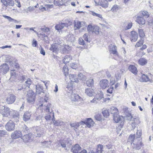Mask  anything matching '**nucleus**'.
I'll use <instances>...</instances> for the list:
<instances>
[{
  "label": "nucleus",
  "mask_w": 153,
  "mask_h": 153,
  "mask_svg": "<svg viewBox=\"0 0 153 153\" xmlns=\"http://www.w3.org/2000/svg\"><path fill=\"white\" fill-rule=\"evenodd\" d=\"M103 146L101 144L97 146V153H102V151H103Z\"/></svg>",
  "instance_id": "nucleus-42"
},
{
  "label": "nucleus",
  "mask_w": 153,
  "mask_h": 153,
  "mask_svg": "<svg viewBox=\"0 0 153 153\" xmlns=\"http://www.w3.org/2000/svg\"><path fill=\"white\" fill-rule=\"evenodd\" d=\"M131 118V123H133L136 125L139 124L140 123L139 119L136 118H133L131 114H129Z\"/></svg>",
  "instance_id": "nucleus-27"
},
{
  "label": "nucleus",
  "mask_w": 153,
  "mask_h": 153,
  "mask_svg": "<svg viewBox=\"0 0 153 153\" xmlns=\"http://www.w3.org/2000/svg\"><path fill=\"white\" fill-rule=\"evenodd\" d=\"M32 114L31 112L26 111L24 114L23 116V119L25 121H27L30 119L31 115Z\"/></svg>",
  "instance_id": "nucleus-16"
},
{
  "label": "nucleus",
  "mask_w": 153,
  "mask_h": 153,
  "mask_svg": "<svg viewBox=\"0 0 153 153\" xmlns=\"http://www.w3.org/2000/svg\"><path fill=\"white\" fill-rule=\"evenodd\" d=\"M36 93L39 94L42 93H44V90L43 87L39 84H37L35 85Z\"/></svg>",
  "instance_id": "nucleus-13"
},
{
  "label": "nucleus",
  "mask_w": 153,
  "mask_h": 153,
  "mask_svg": "<svg viewBox=\"0 0 153 153\" xmlns=\"http://www.w3.org/2000/svg\"><path fill=\"white\" fill-rule=\"evenodd\" d=\"M61 47L60 48L61 51L63 53H68V51L70 49V47L68 45H61Z\"/></svg>",
  "instance_id": "nucleus-17"
},
{
  "label": "nucleus",
  "mask_w": 153,
  "mask_h": 153,
  "mask_svg": "<svg viewBox=\"0 0 153 153\" xmlns=\"http://www.w3.org/2000/svg\"><path fill=\"white\" fill-rule=\"evenodd\" d=\"M93 32H94L96 34H98L99 33V27L97 26H94Z\"/></svg>",
  "instance_id": "nucleus-54"
},
{
  "label": "nucleus",
  "mask_w": 153,
  "mask_h": 153,
  "mask_svg": "<svg viewBox=\"0 0 153 153\" xmlns=\"http://www.w3.org/2000/svg\"><path fill=\"white\" fill-rule=\"evenodd\" d=\"M94 84V82L93 79H89L86 82V85L89 87H92Z\"/></svg>",
  "instance_id": "nucleus-36"
},
{
  "label": "nucleus",
  "mask_w": 153,
  "mask_h": 153,
  "mask_svg": "<svg viewBox=\"0 0 153 153\" xmlns=\"http://www.w3.org/2000/svg\"><path fill=\"white\" fill-rule=\"evenodd\" d=\"M109 110V109H108V110H105L102 111V114L105 117H107L109 115L110 113Z\"/></svg>",
  "instance_id": "nucleus-51"
},
{
  "label": "nucleus",
  "mask_w": 153,
  "mask_h": 153,
  "mask_svg": "<svg viewBox=\"0 0 153 153\" xmlns=\"http://www.w3.org/2000/svg\"><path fill=\"white\" fill-rule=\"evenodd\" d=\"M144 41V39H141L135 45L136 47H138L140 46L143 45Z\"/></svg>",
  "instance_id": "nucleus-39"
},
{
  "label": "nucleus",
  "mask_w": 153,
  "mask_h": 153,
  "mask_svg": "<svg viewBox=\"0 0 153 153\" xmlns=\"http://www.w3.org/2000/svg\"><path fill=\"white\" fill-rule=\"evenodd\" d=\"M81 147L78 144H76L73 146L71 150L73 153H78L81 149Z\"/></svg>",
  "instance_id": "nucleus-23"
},
{
  "label": "nucleus",
  "mask_w": 153,
  "mask_h": 153,
  "mask_svg": "<svg viewBox=\"0 0 153 153\" xmlns=\"http://www.w3.org/2000/svg\"><path fill=\"white\" fill-rule=\"evenodd\" d=\"M141 14L144 16L148 17L149 16V13L146 11H143L141 12Z\"/></svg>",
  "instance_id": "nucleus-59"
},
{
  "label": "nucleus",
  "mask_w": 153,
  "mask_h": 153,
  "mask_svg": "<svg viewBox=\"0 0 153 153\" xmlns=\"http://www.w3.org/2000/svg\"><path fill=\"white\" fill-rule=\"evenodd\" d=\"M71 58L69 56H66L63 60V62L64 64L68 63L71 59Z\"/></svg>",
  "instance_id": "nucleus-35"
},
{
  "label": "nucleus",
  "mask_w": 153,
  "mask_h": 153,
  "mask_svg": "<svg viewBox=\"0 0 153 153\" xmlns=\"http://www.w3.org/2000/svg\"><path fill=\"white\" fill-rule=\"evenodd\" d=\"M16 97L15 95L13 94H10L7 97L6 99V102L9 104L13 103L15 101Z\"/></svg>",
  "instance_id": "nucleus-11"
},
{
  "label": "nucleus",
  "mask_w": 153,
  "mask_h": 153,
  "mask_svg": "<svg viewBox=\"0 0 153 153\" xmlns=\"http://www.w3.org/2000/svg\"><path fill=\"white\" fill-rule=\"evenodd\" d=\"M131 42H135L136 41L138 38V34L137 33L134 31H132L131 32Z\"/></svg>",
  "instance_id": "nucleus-14"
},
{
  "label": "nucleus",
  "mask_w": 153,
  "mask_h": 153,
  "mask_svg": "<svg viewBox=\"0 0 153 153\" xmlns=\"http://www.w3.org/2000/svg\"><path fill=\"white\" fill-rule=\"evenodd\" d=\"M49 114H47L45 117V119L46 120H49L51 119V116H52V115H51L50 112H49Z\"/></svg>",
  "instance_id": "nucleus-61"
},
{
  "label": "nucleus",
  "mask_w": 153,
  "mask_h": 153,
  "mask_svg": "<svg viewBox=\"0 0 153 153\" xmlns=\"http://www.w3.org/2000/svg\"><path fill=\"white\" fill-rule=\"evenodd\" d=\"M83 123L85 124L87 126L88 128L93 126L94 124L93 121L91 118H88L86 120L83 122Z\"/></svg>",
  "instance_id": "nucleus-22"
},
{
  "label": "nucleus",
  "mask_w": 153,
  "mask_h": 153,
  "mask_svg": "<svg viewBox=\"0 0 153 153\" xmlns=\"http://www.w3.org/2000/svg\"><path fill=\"white\" fill-rule=\"evenodd\" d=\"M96 97L97 98V100H100L103 98V94L101 92H100L96 94Z\"/></svg>",
  "instance_id": "nucleus-44"
},
{
  "label": "nucleus",
  "mask_w": 153,
  "mask_h": 153,
  "mask_svg": "<svg viewBox=\"0 0 153 153\" xmlns=\"http://www.w3.org/2000/svg\"><path fill=\"white\" fill-rule=\"evenodd\" d=\"M79 43L81 45H84L85 44V42L84 39L81 38H79L78 40Z\"/></svg>",
  "instance_id": "nucleus-62"
},
{
  "label": "nucleus",
  "mask_w": 153,
  "mask_h": 153,
  "mask_svg": "<svg viewBox=\"0 0 153 153\" xmlns=\"http://www.w3.org/2000/svg\"><path fill=\"white\" fill-rule=\"evenodd\" d=\"M140 82H146L148 81L152 82L153 81L152 80H151L147 76L144 74L142 75L140 78Z\"/></svg>",
  "instance_id": "nucleus-21"
},
{
  "label": "nucleus",
  "mask_w": 153,
  "mask_h": 153,
  "mask_svg": "<svg viewBox=\"0 0 153 153\" xmlns=\"http://www.w3.org/2000/svg\"><path fill=\"white\" fill-rule=\"evenodd\" d=\"M3 16L4 18L7 19L10 22H12L13 21H14L15 22H17V21L12 18L10 16L5 15H3Z\"/></svg>",
  "instance_id": "nucleus-57"
},
{
  "label": "nucleus",
  "mask_w": 153,
  "mask_h": 153,
  "mask_svg": "<svg viewBox=\"0 0 153 153\" xmlns=\"http://www.w3.org/2000/svg\"><path fill=\"white\" fill-rule=\"evenodd\" d=\"M138 32L139 34L140 37L141 39H143L145 35L143 30L141 29H138Z\"/></svg>",
  "instance_id": "nucleus-41"
},
{
  "label": "nucleus",
  "mask_w": 153,
  "mask_h": 153,
  "mask_svg": "<svg viewBox=\"0 0 153 153\" xmlns=\"http://www.w3.org/2000/svg\"><path fill=\"white\" fill-rule=\"evenodd\" d=\"M36 94L32 90L27 91V101L29 103L32 104L35 102Z\"/></svg>",
  "instance_id": "nucleus-1"
},
{
  "label": "nucleus",
  "mask_w": 153,
  "mask_h": 153,
  "mask_svg": "<svg viewBox=\"0 0 153 153\" xmlns=\"http://www.w3.org/2000/svg\"><path fill=\"white\" fill-rule=\"evenodd\" d=\"M63 71L64 72V75L65 77H67V76H68V67L65 65L63 67Z\"/></svg>",
  "instance_id": "nucleus-37"
},
{
  "label": "nucleus",
  "mask_w": 153,
  "mask_h": 153,
  "mask_svg": "<svg viewBox=\"0 0 153 153\" xmlns=\"http://www.w3.org/2000/svg\"><path fill=\"white\" fill-rule=\"evenodd\" d=\"M67 25V24L61 22L56 25L55 26V28L56 30H61L65 26H66Z\"/></svg>",
  "instance_id": "nucleus-26"
},
{
  "label": "nucleus",
  "mask_w": 153,
  "mask_h": 153,
  "mask_svg": "<svg viewBox=\"0 0 153 153\" xmlns=\"http://www.w3.org/2000/svg\"><path fill=\"white\" fill-rule=\"evenodd\" d=\"M83 123V122H80L79 123H70V125L71 127L73 128V129L74 130L77 129L79 126V125L82 124V123Z\"/></svg>",
  "instance_id": "nucleus-28"
},
{
  "label": "nucleus",
  "mask_w": 153,
  "mask_h": 153,
  "mask_svg": "<svg viewBox=\"0 0 153 153\" xmlns=\"http://www.w3.org/2000/svg\"><path fill=\"white\" fill-rule=\"evenodd\" d=\"M71 99L72 101L81 102L82 101V99L80 97L79 95L72 93L71 95Z\"/></svg>",
  "instance_id": "nucleus-6"
},
{
  "label": "nucleus",
  "mask_w": 153,
  "mask_h": 153,
  "mask_svg": "<svg viewBox=\"0 0 153 153\" xmlns=\"http://www.w3.org/2000/svg\"><path fill=\"white\" fill-rule=\"evenodd\" d=\"M137 138H136L135 134L134 135H130L128 140L129 141H131L132 142L133 144H135V142L137 141Z\"/></svg>",
  "instance_id": "nucleus-34"
},
{
  "label": "nucleus",
  "mask_w": 153,
  "mask_h": 153,
  "mask_svg": "<svg viewBox=\"0 0 153 153\" xmlns=\"http://www.w3.org/2000/svg\"><path fill=\"white\" fill-rule=\"evenodd\" d=\"M85 93L89 97H92L94 94V91L93 89L87 88L85 90Z\"/></svg>",
  "instance_id": "nucleus-31"
},
{
  "label": "nucleus",
  "mask_w": 153,
  "mask_h": 153,
  "mask_svg": "<svg viewBox=\"0 0 153 153\" xmlns=\"http://www.w3.org/2000/svg\"><path fill=\"white\" fill-rule=\"evenodd\" d=\"M129 70L132 73L135 75L137 74V68L134 65H130L128 68Z\"/></svg>",
  "instance_id": "nucleus-24"
},
{
  "label": "nucleus",
  "mask_w": 153,
  "mask_h": 153,
  "mask_svg": "<svg viewBox=\"0 0 153 153\" xmlns=\"http://www.w3.org/2000/svg\"><path fill=\"white\" fill-rule=\"evenodd\" d=\"M55 117H54V118L53 120V118L52 119V121L53 122L54 125L55 126H59L62 125V123L61 122H60L59 121H57V120L56 121L54 120Z\"/></svg>",
  "instance_id": "nucleus-56"
},
{
  "label": "nucleus",
  "mask_w": 153,
  "mask_h": 153,
  "mask_svg": "<svg viewBox=\"0 0 153 153\" xmlns=\"http://www.w3.org/2000/svg\"><path fill=\"white\" fill-rule=\"evenodd\" d=\"M68 140L65 141V140H63L62 142H61V145L63 148H65L66 146V145H68Z\"/></svg>",
  "instance_id": "nucleus-46"
},
{
  "label": "nucleus",
  "mask_w": 153,
  "mask_h": 153,
  "mask_svg": "<svg viewBox=\"0 0 153 153\" xmlns=\"http://www.w3.org/2000/svg\"><path fill=\"white\" fill-rule=\"evenodd\" d=\"M108 1L106 0H100L98 2V5H100L103 7L106 8L108 6Z\"/></svg>",
  "instance_id": "nucleus-19"
},
{
  "label": "nucleus",
  "mask_w": 153,
  "mask_h": 153,
  "mask_svg": "<svg viewBox=\"0 0 153 153\" xmlns=\"http://www.w3.org/2000/svg\"><path fill=\"white\" fill-rule=\"evenodd\" d=\"M78 77L79 79L83 81L85 80L86 79V77L81 74H78Z\"/></svg>",
  "instance_id": "nucleus-47"
},
{
  "label": "nucleus",
  "mask_w": 153,
  "mask_h": 153,
  "mask_svg": "<svg viewBox=\"0 0 153 153\" xmlns=\"http://www.w3.org/2000/svg\"><path fill=\"white\" fill-rule=\"evenodd\" d=\"M85 25L84 22H80L79 21H75L74 24V28L75 30L78 29L81 27L84 28Z\"/></svg>",
  "instance_id": "nucleus-7"
},
{
  "label": "nucleus",
  "mask_w": 153,
  "mask_h": 153,
  "mask_svg": "<svg viewBox=\"0 0 153 153\" xmlns=\"http://www.w3.org/2000/svg\"><path fill=\"white\" fill-rule=\"evenodd\" d=\"M24 142L25 143L30 142L33 140V137L30 133L24 135L22 138Z\"/></svg>",
  "instance_id": "nucleus-9"
},
{
  "label": "nucleus",
  "mask_w": 153,
  "mask_h": 153,
  "mask_svg": "<svg viewBox=\"0 0 153 153\" xmlns=\"http://www.w3.org/2000/svg\"><path fill=\"white\" fill-rule=\"evenodd\" d=\"M113 120H114L115 123H119L120 121L121 123V118L118 114L115 115H114L113 116Z\"/></svg>",
  "instance_id": "nucleus-33"
},
{
  "label": "nucleus",
  "mask_w": 153,
  "mask_h": 153,
  "mask_svg": "<svg viewBox=\"0 0 153 153\" xmlns=\"http://www.w3.org/2000/svg\"><path fill=\"white\" fill-rule=\"evenodd\" d=\"M46 107V108L45 109V110L47 112H50L51 114L52 115V116L53 117V120L54 118V113L53 112L52 109L53 106L50 103H48Z\"/></svg>",
  "instance_id": "nucleus-15"
},
{
  "label": "nucleus",
  "mask_w": 153,
  "mask_h": 153,
  "mask_svg": "<svg viewBox=\"0 0 153 153\" xmlns=\"http://www.w3.org/2000/svg\"><path fill=\"white\" fill-rule=\"evenodd\" d=\"M142 144V143L141 141H139L137 143H136V141L135 142V144H134L135 145L136 149L139 150L141 148V146Z\"/></svg>",
  "instance_id": "nucleus-38"
},
{
  "label": "nucleus",
  "mask_w": 153,
  "mask_h": 153,
  "mask_svg": "<svg viewBox=\"0 0 153 153\" xmlns=\"http://www.w3.org/2000/svg\"><path fill=\"white\" fill-rule=\"evenodd\" d=\"M22 135V133L20 131H15L12 133L11 137L13 139H15L21 137Z\"/></svg>",
  "instance_id": "nucleus-10"
},
{
  "label": "nucleus",
  "mask_w": 153,
  "mask_h": 153,
  "mask_svg": "<svg viewBox=\"0 0 153 153\" xmlns=\"http://www.w3.org/2000/svg\"><path fill=\"white\" fill-rule=\"evenodd\" d=\"M54 4L57 6L62 5L63 4V2L62 0H54Z\"/></svg>",
  "instance_id": "nucleus-40"
},
{
  "label": "nucleus",
  "mask_w": 153,
  "mask_h": 153,
  "mask_svg": "<svg viewBox=\"0 0 153 153\" xmlns=\"http://www.w3.org/2000/svg\"><path fill=\"white\" fill-rule=\"evenodd\" d=\"M94 26H92L91 25H89L87 27V29L88 31L89 32H93L94 29Z\"/></svg>",
  "instance_id": "nucleus-58"
},
{
  "label": "nucleus",
  "mask_w": 153,
  "mask_h": 153,
  "mask_svg": "<svg viewBox=\"0 0 153 153\" xmlns=\"http://www.w3.org/2000/svg\"><path fill=\"white\" fill-rule=\"evenodd\" d=\"M18 69H13L10 71V77L9 79L10 81H15L18 75Z\"/></svg>",
  "instance_id": "nucleus-4"
},
{
  "label": "nucleus",
  "mask_w": 153,
  "mask_h": 153,
  "mask_svg": "<svg viewBox=\"0 0 153 153\" xmlns=\"http://www.w3.org/2000/svg\"><path fill=\"white\" fill-rule=\"evenodd\" d=\"M1 113L4 117H8L10 114V108L7 107L2 106L1 108Z\"/></svg>",
  "instance_id": "nucleus-5"
},
{
  "label": "nucleus",
  "mask_w": 153,
  "mask_h": 153,
  "mask_svg": "<svg viewBox=\"0 0 153 153\" xmlns=\"http://www.w3.org/2000/svg\"><path fill=\"white\" fill-rule=\"evenodd\" d=\"M70 67L74 69H76L77 68V65L74 63H72L70 64Z\"/></svg>",
  "instance_id": "nucleus-63"
},
{
  "label": "nucleus",
  "mask_w": 153,
  "mask_h": 153,
  "mask_svg": "<svg viewBox=\"0 0 153 153\" xmlns=\"http://www.w3.org/2000/svg\"><path fill=\"white\" fill-rule=\"evenodd\" d=\"M148 24L149 25L152 26L153 25V18H150L149 19L148 21Z\"/></svg>",
  "instance_id": "nucleus-64"
},
{
  "label": "nucleus",
  "mask_w": 153,
  "mask_h": 153,
  "mask_svg": "<svg viewBox=\"0 0 153 153\" xmlns=\"http://www.w3.org/2000/svg\"><path fill=\"white\" fill-rule=\"evenodd\" d=\"M135 135L136 138L137 139L138 138H140L141 135V130H137V132Z\"/></svg>",
  "instance_id": "nucleus-49"
},
{
  "label": "nucleus",
  "mask_w": 153,
  "mask_h": 153,
  "mask_svg": "<svg viewBox=\"0 0 153 153\" xmlns=\"http://www.w3.org/2000/svg\"><path fill=\"white\" fill-rule=\"evenodd\" d=\"M147 62V60L146 59L143 58H140L138 60V63L141 65H144Z\"/></svg>",
  "instance_id": "nucleus-30"
},
{
  "label": "nucleus",
  "mask_w": 153,
  "mask_h": 153,
  "mask_svg": "<svg viewBox=\"0 0 153 153\" xmlns=\"http://www.w3.org/2000/svg\"><path fill=\"white\" fill-rule=\"evenodd\" d=\"M102 116L100 114H97L94 117L95 119L98 121H100L102 119Z\"/></svg>",
  "instance_id": "nucleus-50"
},
{
  "label": "nucleus",
  "mask_w": 153,
  "mask_h": 153,
  "mask_svg": "<svg viewBox=\"0 0 153 153\" xmlns=\"http://www.w3.org/2000/svg\"><path fill=\"white\" fill-rule=\"evenodd\" d=\"M40 29L43 32L46 33H48L50 30V29L49 28L45 27L41 28Z\"/></svg>",
  "instance_id": "nucleus-48"
},
{
  "label": "nucleus",
  "mask_w": 153,
  "mask_h": 153,
  "mask_svg": "<svg viewBox=\"0 0 153 153\" xmlns=\"http://www.w3.org/2000/svg\"><path fill=\"white\" fill-rule=\"evenodd\" d=\"M15 125L12 121L10 120L5 125L6 129L9 131H13L15 129Z\"/></svg>",
  "instance_id": "nucleus-3"
},
{
  "label": "nucleus",
  "mask_w": 153,
  "mask_h": 153,
  "mask_svg": "<svg viewBox=\"0 0 153 153\" xmlns=\"http://www.w3.org/2000/svg\"><path fill=\"white\" fill-rule=\"evenodd\" d=\"M137 22L140 25H143L145 23V20L143 17L137 16Z\"/></svg>",
  "instance_id": "nucleus-29"
},
{
  "label": "nucleus",
  "mask_w": 153,
  "mask_h": 153,
  "mask_svg": "<svg viewBox=\"0 0 153 153\" xmlns=\"http://www.w3.org/2000/svg\"><path fill=\"white\" fill-rule=\"evenodd\" d=\"M91 13H92V15L93 16H97V17H98L99 18L101 19V20H102L103 18L102 17V15H101L98 14V13H95V12H94V11H92L91 12Z\"/></svg>",
  "instance_id": "nucleus-53"
},
{
  "label": "nucleus",
  "mask_w": 153,
  "mask_h": 153,
  "mask_svg": "<svg viewBox=\"0 0 153 153\" xmlns=\"http://www.w3.org/2000/svg\"><path fill=\"white\" fill-rule=\"evenodd\" d=\"M111 49L112 51V53L113 54L117 55V47L116 46L114 45H113Z\"/></svg>",
  "instance_id": "nucleus-45"
},
{
  "label": "nucleus",
  "mask_w": 153,
  "mask_h": 153,
  "mask_svg": "<svg viewBox=\"0 0 153 153\" xmlns=\"http://www.w3.org/2000/svg\"><path fill=\"white\" fill-rule=\"evenodd\" d=\"M127 26L125 27L124 29L125 30H127L130 29L132 25V23L131 22H126Z\"/></svg>",
  "instance_id": "nucleus-43"
},
{
  "label": "nucleus",
  "mask_w": 153,
  "mask_h": 153,
  "mask_svg": "<svg viewBox=\"0 0 153 153\" xmlns=\"http://www.w3.org/2000/svg\"><path fill=\"white\" fill-rule=\"evenodd\" d=\"M70 79L71 82H78V75L74 74H70L69 75Z\"/></svg>",
  "instance_id": "nucleus-20"
},
{
  "label": "nucleus",
  "mask_w": 153,
  "mask_h": 153,
  "mask_svg": "<svg viewBox=\"0 0 153 153\" xmlns=\"http://www.w3.org/2000/svg\"><path fill=\"white\" fill-rule=\"evenodd\" d=\"M109 111L111 114H113V116L114 115H116L118 114V109L116 107H112L109 109Z\"/></svg>",
  "instance_id": "nucleus-25"
},
{
  "label": "nucleus",
  "mask_w": 153,
  "mask_h": 153,
  "mask_svg": "<svg viewBox=\"0 0 153 153\" xmlns=\"http://www.w3.org/2000/svg\"><path fill=\"white\" fill-rule=\"evenodd\" d=\"M31 83L32 81L30 78H28L27 79V81L25 82V85H26L27 87H28V88L29 87V86L31 84Z\"/></svg>",
  "instance_id": "nucleus-55"
},
{
  "label": "nucleus",
  "mask_w": 153,
  "mask_h": 153,
  "mask_svg": "<svg viewBox=\"0 0 153 153\" xmlns=\"http://www.w3.org/2000/svg\"><path fill=\"white\" fill-rule=\"evenodd\" d=\"M100 87L102 89H105L108 86L109 82L107 79H102L100 81Z\"/></svg>",
  "instance_id": "nucleus-12"
},
{
  "label": "nucleus",
  "mask_w": 153,
  "mask_h": 153,
  "mask_svg": "<svg viewBox=\"0 0 153 153\" xmlns=\"http://www.w3.org/2000/svg\"><path fill=\"white\" fill-rule=\"evenodd\" d=\"M7 132L5 130H0V137H4L7 134Z\"/></svg>",
  "instance_id": "nucleus-52"
},
{
  "label": "nucleus",
  "mask_w": 153,
  "mask_h": 153,
  "mask_svg": "<svg viewBox=\"0 0 153 153\" xmlns=\"http://www.w3.org/2000/svg\"><path fill=\"white\" fill-rule=\"evenodd\" d=\"M33 130L35 133L36 134V137H40L44 134V132L43 127L34 126L33 127Z\"/></svg>",
  "instance_id": "nucleus-2"
},
{
  "label": "nucleus",
  "mask_w": 153,
  "mask_h": 153,
  "mask_svg": "<svg viewBox=\"0 0 153 153\" xmlns=\"http://www.w3.org/2000/svg\"><path fill=\"white\" fill-rule=\"evenodd\" d=\"M58 45L56 44H53L50 48V50L54 52H56L58 50Z\"/></svg>",
  "instance_id": "nucleus-32"
},
{
  "label": "nucleus",
  "mask_w": 153,
  "mask_h": 153,
  "mask_svg": "<svg viewBox=\"0 0 153 153\" xmlns=\"http://www.w3.org/2000/svg\"><path fill=\"white\" fill-rule=\"evenodd\" d=\"M1 2L5 6H13L14 3L13 0H1Z\"/></svg>",
  "instance_id": "nucleus-18"
},
{
  "label": "nucleus",
  "mask_w": 153,
  "mask_h": 153,
  "mask_svg": "<svg viewBox=\"0 0 153 153\" xmlns=\"http://www.w3.org/2000/svg\"><path fill=\"white\" fill-rule=\"evenodd\" d=\"M9 70V65L6 63L3 64L0 66V71L3 74H6Z\"/></svg>",
  "instance_id": "nucleus-8"
},
{
  "label": "nucleus",
  "mask_w": 153,
  "mask_h": 153,
  "mask_svg": "<svg viewBox=\"0 0 153 153\" xmlns=\"http://www.w3.org/2000/svg\"><path fill=\"white\" fill-rule=\"evenodd\" d=\"M29 130V128L27 127L25 125H24L22 127V131L23 133L25 132L26 133V132H27V131Z\"/></svg>",
  "instance_id": "nucleus-60"
}]
</instances>
